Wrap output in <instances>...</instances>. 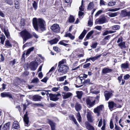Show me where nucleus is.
Here are the masks:
<instances>
[{
    "mask_svg": "<svg viewBox=\"0 0 130 130\" xmlns=\"http://www.w3.org/2000/svg\"><path fill=\"white\" fill-rule=\"evenodd\" d=\"M33 26L34 29L37 31L38 30V26L42 31L45 30V22L43 19H39L38 20L36 18H34L32 20Z\"/></svg>",
    "mask_w": 130,
    "mask_h": 130,
    "instance_id": "obj_1",
    "label": "nucleus"
},
{
    "mask_svg": "<svg viewBox=\"0 0 130 130\" xmlns=\"http://www.w3.org/2000/svg\"><path fill=\"white\" fill-rule=\"evenodd\" d=\"M20 33L21 37L23 38V44L27 40L32 37V35L26 30L22 31Z\"/></svg>",
    "mask_w": 130,
    "mask_h": 130,
    "instance_id": "obj_2",
    "label": "nucleus"
},
{
    "mask_svg": "<svg viewBox=\"0 0 130 130\" xmlns=\"http://www.w3.org/2000/svg\"><path fill=\"white\" fill-rule=\"evenodd\" d=\"M68 69L69 67L68 66L66 65H63L59 67L58 71V72L64 74L67 73Z\"/></svg>",
    "mask_w": 130,
    "mask_h": 130,
    "instance_id": "obj_3",
    "label": "nucleus"
},
{
    "mask_svg": "<svg viewBox=\"0 0 130 130\" xmlns=\"http://www.w3.org/2000/svg\"><path fill=\"white\" fill-rule=\"evenodd\" d=\"M51 29L54 32L56 33L59 32L60 31V27L59 25L56 23L54 24L51 26Z\"/></svg>",
    "mask_w": 130,
    "mask_h": 130,
    "instance_id": "obj_4",
    "label": "nucleus"
},
{
    "mask_svg": "<svg viewBox=\"0 0 130 130\" xmlns=\"http://www.w3.org/2000/svg\"><path fill=\"white\" fill-rule=\"evenodd\" d=\"M104 107L103 105H101L95 108L94 110V113H97L98 116L100 114V112L102 110Z\"/></svg>",
    "mask_w": 130,
    "mask_h": 130,
    "instance_id": "obj_5",
    "label": "nucleus"
},
{
    "mask_svg": "<svg viewBox=\"0 0 130 130\" xmlns=\"http://www.w3.org/2000/svg\"><path fill=\"white\" fill-rule=\"evenodd\" d=\"M79 11L78 12V16L79 18H81L82 16L83 15L84 13L82 11H84V7L83 6V0H82L81 2V5L79 7Z\"/></svg>",
    "mask_w": 130,
    "mask_h": 130,
    "instance_id": "obj_6",
    "label": "nucleus"
},
{
    "mask_svg": "<svg viewBox=\"0 0 130 130\" xmlns=\"http://www.w3.org/2000/svg\"><path fill=\"white\" fill-rule=\"evenodd\" d=\"M30 99L34 101H40L42 98L38 95H35L30 97Z\"/></svg>",
    "mask_w": 130,
    "mask_h": 130,
    "instance_id": "obj_7",
    "label": "nucleus"
},
{
    "mask_svg": "<svg viewBox=\"0 0 130 130\" xmlns=\"http://www.w3.org/2000/svg\"><path fill=\"white\" fill-rule=\"evenodd\" d=\"M63 98L64 99H66L72 97L73 96V94L70 92H63L62 94Z\"/></svg>",
    "mask_w": 130,
    "mask_h": 130,
    "instance_id": "obj_8",
    "label": "nucleus"
},
{
    "mask_svg": "<svg viewBox=\"0 0 130 130\" xmlns=\"http://www.w3.org/2000/svg\"><path fill=\"white\" fill-rule=\"evenodd\" d=\"M49 94L50 100L54 101H57L58 100L59 98L58 97L60 95L59 94Z\"/></svg>",
    "mask_w": 130,
    "mask_h": 130,
    "instance_id": "obj_9",
    "label": "nucleus"
},
{
    "mask_svg": "<svg viewBox=\"0 0 130 130\" xmlns=\"http://www.w3.org/2000/svg\"><path fill=\"white\" fill-rule=\"evenodd\" d=\"M113 92L112 91H106L104 92V93L105 98L106 101H108L109 98L112 95V93Z\"/></svg>",
    "mask_w": 130,
    "mask_h": 130,
    "instance_id": "obj_10",
    "label": "nucleus"
},
{
    "mask_svg": "<svg viewBox=\"0 0 130 130\" xmlns=\"http://www.w3.org/2000/svg\"><path fill=\"white\" fill-rule=\"evenodd\" d=\"M86 102L87 104L89 105V107H91L94 105L95 102V100L92 101L91 98H90L87 99Z\"/></svg>",
    "mask_w": 130,
    "mask_h": 130,
    "instance_id": "obj_11",
    "label": "nucleus"
},
{
    "mask_svg": "<svg viewBox=\"0 0 130 130\" xmlns=\"http://www.w3.org/2000/svg\"><path fill=\"white\" fill-rule=\"evenodd\" d=\"M37 66L34 62L32 61L29 64V68L32 71H35L37 69Z\"/></svg>",
    "mask_w": 130,
    "mask_h": 130,
    "instance_id": "obj_12",
    "label": "nucleus"
},
{
    "mask_svg": "<svg viewBox=\"0 0 130 130\" xmlns=\"http://www.w3.org/2000/svg\"><path fill=\"white\" fill-rule=\"evenodd\" d=\"M24 121L25 123V126L28 127L29 125V118L27 117V115L25 114L24 115Z\"/></svg>",
    "mask_w": 130,
    "mask_h": 130,
    "instance_id": "obj_13",
    "label": "nucleus"
},
{
    "mask_svg": "<svg viewBox=\"0 0 130 130\" xmlns=\"http://www.w3.org/2000/svg\"><path fill=\"white\" fill-rule=\"evenodd\" d=\"M85 124L86 128L88 130H94V128L88 122L86 121L85 122Z\"/></svg>",
    "mask_w": 130,
    "mask_h": 130,
    "instance_id": "obj_14",
    "label": "nucleus"
},
{
    "mask_svg": "<svg viewBox=\"0 0 130 130\" xmlns=\"http://www.w3.org/2000/svg\"><path fill=\"white\" fill-rule=\"evenodd\" d=\"M1 95L2 97L4 98L5 97H8L9 98H12V96L9 92H4L1 93Z\"/></svg>",
    "mask_w": 130,
    "mask_h": 130,
    "instance_id": "obj_15",
    "label": "nucleus"
},
{
    "mask_svg": "<svg viewBox=\"0 0 130 130\" xmlns=\"http://www.w3.org/2000/svg\"><path fill=\"white\" fill-rule=\"evenodd\" d=\"M108 107L110 110H112L115 107H116V104L113 101L109 102H108Z\"/></svg>",
    "mask_w": 130,
    "mask_h": 130,
    "instance_id": "obj_16",
    "label": "nucleus"
},
{
    "mask_svg": "<svg viewBox=\"0 0 130 130\" xmlns=\"http://www.w3.org/2000/svg\"><path fill=\"white\" fill-rule=\"evenodd\" d=\"M75 107L76 110L78 112L81 110L82 108L81 105L78 103H76Z\"/></svg>",
    "mask_w": 130,
    "mask_h": 130,
    "instance_id": "obj_17",
    "label": "nucleus"
},
{
    "mask_svg": "<svg viewBox=\"0 0 130 130\" xmlns=\"http://www.w3.org/2000/svg\"><path fill=\"white\" fill-rule=\"evenodd\" d=\"M112 71L111 69L107 68H105L102 70V72L104 74H106L111 72Z\"/></svg>",
    "mask_w": 130,
    "mask_h": 130,
    "instance_id": "obj_18",
    "label": "nucleus"
},
{
    "mask_svg": "<svg viewBox=\"0 0 130 130\" xmlns=\"http://www.w3.org/2000/svg\"><path fill=\"white\" fill-rule=\"evenodd\" d=\"M10 123L8 122L6 123L3 126V130H9Z\"/></svg>",
    "mask_w": 130,
    "mask_h": 130,
    "instance_id": "obj_19",
    "label": "nucleus"
},
{
    "mask_svg": "<svg viewBox=\"0 0 130 130\" xmlns=\"http://www.w3.org/2000/svg\"><path fill=\"white\" fill-rule=\"evenodd\" d=\"M87 117L88 121L90 122L92 121V118L91 112H87Z\"/></svg>",
    "mask_w": 130,
    "mask_h": 130,
    "instance_id": "obj_20",
    "label": "nucleus"
},
{
    "mask_svg": "<svg viewBox=\"0 0 130 130\" xmlns=\"http://www.w3.org/2000/svg\"><path fill=\"white\" fill-rule=\"evenodd\" d=\"M76 93L77 94L76 97L78 99H81L83 94L82 91H76Z\"/></svg>",
    "mask_w": 130,
    "mask_h": 130,
    "instance_id": "obj_21",
    "label": "nucleus"
},
{
    "mask_svg": "<svg viewBox=\"0 0 130 130\" xmlns=\"http://www.w3.org/2000/svg\"><path fill=\"white\" fill-rule=\"evenodd\" d=\"M106 19L105 17H102L100 18L97 21L98 22L99 24H102L106 22Z\"/></svg>",
    "mask_w": 130,
    "mask_h": 130,
    "instance_id": "obj_22",
    "label": "nucleus"
},
{
    "mask_svg": "<svg viewBox=\"0 0 130 130\" xmlns=\"http://www.w3.org/2000/svg\"><path fill=\"white\" fill-rule=\"evenodd\" d=\"M12 127L15 129H18L20 128V125L18 122L14 121L13 123Z\"/></svg>",
    "mask_w": 130,
    "mask_h": 130,
    "instance_id": "obj_23",
    "label": "nucleus"
},
{
    "mask_svg": "<svg viewBox=\"0 0 130 130\" xmlns=\"http://www.w3.org/2000/svg\"><path fill=\"white\" fill-rule=\"evenodd\" d=\"M58 41L59 40L58 39L55 38L53 40L48 41V42H49L50 43L51 45H52L54 44L57 43Z\"/></svg>",
    "mask_w": 130,
    "mask_h": 130,
    "instance_id": "obj_24",
    "label": "nucleus"
},
{
    "mask_svg": "<svg viewBox=\"0 0 130 130\" xmlns=\"http://www.w3.org/2000/svg\"><path fill=\"white\" fill-rule=\"evenodd\" d=\"M66 76H65L59 77H57L56 78V79L58 81L63 82L64 80V79H66Z\"/></svg>",
    "mask_w": 130,
    "mask_h": 130,
    "instance_id": "obj_25",
    "label": "nucleus"
},
{
    "mask_svg": "<svg viewBox=\"0 0 130 130\" xmlns=\"http://www.w3.org/2000/svg\"><path fill=\"white\" fill-rule=\"evenodd\" d=\"M86 33V31L85 30H84L80 36H79V39H82L84 37Z\"/></svg>",
    "mask_w": 130,
    "mask_h": 130,
    "instance_id": "obj_26",
    "label": "nucleus"
},
{
    "mask_svg": "<svg viewBox=\"0 0 130 130\" xmlns=\"http://www.w3.org/2000/svg\"><path fill=\"white\" fill-rule=\"evenodd\" d=\"M0 39L1 40V42L2 44H4V42L5 39V36L1 34L0 35Z\"/></svg>",
    "mask_w": 130,
    "mask_h": 130,
    "instance_id": "obj_27",
    "label": "nucleus"
},
{
    "mask_svg": "<svg viewBox=\"0 0 130 130\" xmlns=\"http://www.w3.org/2000/svg\"><path fill=\"white\" fill-rule=\"evenodd\" d=\"M119 14V12L110 13L108 14V16L111 17H113L117 16Z\"/></svg>",
    "mask_w": 130,
    "mask_h": 130,
    "instance_id": "obj_28",
    "label": "nucleus"
},
{
    "mask_svg": "<svg viewBox=\"0 0 130 130\" xmlns=\"http://www.w3.org/2000/svg\"><path fill=\"white\" fill-rule=\"evenodd\" d=\"M34 47H32L28 49L26 52V55L27 56L31 52L34 50Z\"/></svg>",
    "mask_w": 130,
    "mask_h": 130,
    "instance_id": "obj_29",
    "label": "nucleus"
},
{
    "mask_svg": "<svg viewBox=\"0 0 130 130\" xmlns=\"http://www.w3.org/2000/svg\"><path fill=\"white\" fill-rule=\"evenodd\" d=\"M125 42H122L118 43V45L122 49L125 48Z\"/></svg>",
    "mask_w": 130,
    "mask_h": 130,
    "instance_id": "obj_30",
    "label": "nucleus"
},
{
    "mask_svg": "<svg viewBox=\"0 0 130 130\" xmlns=\"http://www.w3.org/2000/svg\"><path fill=\"white\" fill-rule=\"evenodd\" d=\"M4 31L5 34V35L7 38H9L10 37V36L9 35V32L8 30L4 29Z\"/></svg>",
    "mask_w": 130,
    "mask_h": 130,
    "instance_id": "obj_31",
    "label": "nucleus"
},
{
    "mask_svg": "<svg viewBox=\"0 0 130 130\" xmlns=\"http://www.w3.org/2000/svg\"><path fill=\"white\" fill-rule=\"evenodd\" d=\"M121 67L122 68L126 69L128 68V64L127 63H122L121 64Z\"/></svg>",
    "mask_w": 130,
    "mask_h": 130,
    "instance_id": "obj_32",
    "label": "nucleus"
},
{
    "mask_svg": "<svg viewBox=\"0 0 130 130\" xmlns=\"http://www.w3.org/2000/svg\"><path fill=\"white\" fill-rule=\"evenodd\" d=\"M101 56V55H100L97 56H95L92 57H90V59L93 61H95L99 58Z\"/></svg>",
    "mask_w": 130,
    "mask_h": 130,
    "instance_id": "obj_33",
    "label": "nucleus"
},
{
    "mask_svg": "<svg viewBox=\"0 0 130 130\" xmlns=\"http://www.w3.org/2000/svg\"><path fill=\"white\" fill-rule=\"evenodd\" d=\"M65 37H68L70 38V39L72 40H73L74 39L75 37L73 36L70 33H68L66 34L65 35Z\"/></svg>",
    "mask_w": 130,
    "mask_h": 130,
    "instance_id": "obj_34",
    "label": "nucleus"
},
{
    "mask_svg": "<svg viewBox=\"0 0 130 130\" xmlns=\"http://www.w3.org/2000/svg\"><path fill=\"white\" fill-rule=\"evenodd\" d=\"M120 28V26L119 25H116L112 26L111 27L112 29L115 30H118Z\"/></svg>",
    "mask_w": 130,
    "mask_h": 130,
    "instance_id": "obj_35",
    "label": "nucleus"
},
{
    "mask_svg": "<svg viewBox=\"0 0 130 130\" xmlns=\"http://www.w3.org/2000/svg\"><path fill=\"white\" fill-rule=\"evenodd\" d=\"M94 6L93 3L92 2H91L88 4V9L89 10H91L92 9Z\"/></svg>",
    "mask_w": 130,
    "mask_h": 130,
    "instance_id": "obj_36",
    "label": "nucleus"
},
{
    "mask_svg": "<svg viewBox=\"0 0 130 130\" xmlns=\"http://www.w3.org/2000/svg\"><path fill=\"white\" fill-rule=\"evenodd\" d=\"M77 118V120L79 122H80L82 119V117L79 112L76 114Z\"/></svg>",
    "mask_w": 130,
    "mask_h": 130,
    "instance_id": "obj_37",
    "label": "nucleus"
},
{
    "mask_svg": "<svg viewBox=\"0 0 130 130\" xmlns=\"http://www.w3.org/2000/svg\"><path fill=\"white\" fill-rule=\"evenodd\" d=\"M66 62V60L65 59L62 60L61 61H59L58 64V67H60V66H63V64Z\"/></svg>",
    "mask_w": 130,
    "mask_h": 130,
    "instance_id": "obj_38",
    "label": "nucleus"
},
{
    "mask_svg": "<svg viewBox=\"0 0 130 130\" xmlns=\"http://www.w3.org/2000/svg\"><path fill=\"white\" fill-rule=\"evenodd\" d=\"M49 123L50 125V126H51V127H55L56 124L55 123L53 122L52 121L49 120H48Z\"/></svg>",
    "mask_w": 130,
    "mask_h": 130,
    "instance_id": "obj_39",
    "label": "nucleus"
},
{
    "mask_svg": "<svg viewBox=\"0 0 130 130\" xmlns=\"http://www.w3.org/2000/svg\"><path fill=\"white\" fill-rule=\"evenodd\" d=\"M93 32L94 31L93 30L90 31L87 35L86 38L87 39H88Z\"/></svg>",
    "mask_w": 130,
    "mask_h": 130,
    "instance_id": "obj_40",
    "label": "nucleus"
},
{
    "mask_svg": "<svg viewBox=\"0 0 130 130\" xmlns=\"http://www.w3.org/2000/svg\"><path fill=\"white\" fill-rule=\"evenodd\" d=\"M121 16L124 17L127 16V12L124 10L121 11Z\"/></svg>",
    "mask_w": 130,
    "mask_h": 130,
    "instance_id": "obj_41",
    "label": "nucleus"
},
{
    "mask_svg": "<svg viewBox=\"0 0 130 130\" xmlns=\"http://www.w3.org/2000/svg\"><path fill=\"white\" fill-rule=\"evenodd\" d=\"M59 44L66 46H68L69 45V44L66 43L63 40L60 41L59 43Z\"/></svg>",
    "mask_w": 130,
    "mask_h": 130,
    "instance_id": "obj_42",
    "label": "nucleus"
},
{
    "mask_svg": "<svg viewBox=\"0 0 130 130\" xmlns=\"http://www.w3.org/2000/svg\"><path fill=\"white\" fill-rule=\"evenodd\" d=\"M32 6L34 9L35 10H36L37 8V3L35 1H34L33 2V3L32 4Z\"/></svg>",
    "mask_w": 130,
    "mask_h": 130,
    "instance_id": "obj_43",
    "label": "nucleus"
},
{
    "mask_svg": "<svg viewBox=\"0 0 130 130\" xmlns=\"http://www.w3.org/2000/svg\"><path fill=\"white\" fill-rule=\"evenodd\" d=\"M5 46L8 47H11L12 45L8 40H6L5 42Z\"/></svg>",
    "mask_w": 130,
    "mask_h": 130,
    "instance_id": "obj_44",
    "label": "nucleus"
},
{
    "mask_svg": "<svg viewBox=\"0 0 130 130\" xmlns=\"http://www.w3.org/2000/svg\"><path fill=\"white\" fill-rule=\"evenodd\" d=\"M74 17L72 15H70L69 18V21L70 23L74 22Z\"/></svg>",
    "mask_w": 130,
    "mask_h": 130,
    "instance_id": "obj_45",
    "label": "nucleus"
},
{
    "mask_svg": "<svg viewBox=\"0 0 130 130\" xmlns=\"http://www.w3.org/2000/svg\"><path fill=\"white\" fill-rule=\"evenodd\" d=\"M39 81V80L37 77L34 78L32 81V83H37Z\"/></svg>",
    "mask_w": 130,
    "mask_h": 130,
    "instance_id": "obj_46",
    "label": "nucleus"
},
{
    "mask_svg": "<svg viewBox=\"0 0 130 130\" xmlns=\"http://www.w3.org/2000/svg\"><path fill=\"white\" fill-rule=\"evenodd\" d=\"M5 2L11 6L13 4V1L11 0H6L5 1Z\"/></svg>",
    "mask_w": 130,
    "mask_h": 130,
    "instance_id": "obj_47",
    "label": "nucleus"
},
{
    "mask_svg": "<svg viewBox=\"0 0 130 130\" xmlns=\"http://www.w3.org/2000/svg\"><path fill=\"white\" fill-rule=\"evenodd\" d=\"M106 3L103 0H100V5L101 6L102 5L105 6L106 5Z\"/></svg>",
    "mask_w": 130,
    "mask_h": 130,
    "instance_id": "obj_48",
    "label": "nucleus"
},
{
    "mask_svg": "<svg viewBox=\"0 0 130 130\" xmlns=\"http://www.w3.org/2000/svg\"><path fill=\"white\" fill-rule=\"evenodd\" d=\"M116 3V2L115 1L109 2L108 3V6H114L115 5Z\"/></svg>",
    "mask_w": 130,
    "mask_h": 130,
    "instance_id": "obj_49",
    "label": "nucleus"
},
{
    "mask_svg": "<svg viewBox=\"0 0 130 130\" xmlns=\"http://www.w3.org/2000/svg\"><path fill=\"white\" fill-rule=\"evenodd\" d=\"M87 75H86L85 74L83 75V77H80V79L79 80V81H80L81 83H82L83 80V79L84 78H86L87 77Z\"/></svg>",
    "mask_w": 130,
    "mask_h": 130,
    "instance_id": "obj_50",
    "label": "nucleus"
},
{
    "mask_svg": "<svg viewBox=\"0 0 130 130\" xmlns=\"http://www.w3.org/2000/svg\"><path fill=\"white\" fill-rule=\"evenodd\" d=\"M41 93L43 95H44L46 94L48 96V92L47 91L44 90L43 91L41 92Z\"/></svg>",
    "mask_w": 130,
    "mask_h": 130,
    "instance_id": "obj_51",
    "label": "nucleus"
},
{
    "mask_svg": "<svg viewBox=\"0 0 130 130\" xmlns=\"http://www.w3.org/2000/svg\"><path fill=\"white\" fill-rule=\"evenodd\" d=\"M120 9V8H116L114 9H109V10L108 11H109L114 12L118 10H119Z\"/></svg>",
    "mask_w": 130,
    "mask_h": 130,
    "instance_id": "obj_52",
    "label": "nucleus"
},
{
    "mask_svg": "<svg viewBox=\"0 0 130 130\" xmlns=\"http://www.w3.org/2000/svg\"><path fill=\"white\" fill-rule=\"evenodd\" d=\"M90 65V63H88L84 64L83 66V67L84 68H88Z\"/></svg>",
    "mask_w": 130,
    "mask_h": 130,
    "instance_id": "obj_53",
    "label": "nucleus"
},
{
    "mask_svg": "<svg viewBox=\"0 0 130 130\" xmlns=\"http://www.w3.org/2000/svg\"><path fill=\"white\" fill-rule=\"evenodd\" d=\"M35 62V64H36V65L37 66L39 64H40V59H36L35 61H34Z\"/></svg>",
    "mask_w": 130,
    "mask_h": 130,
    "instance_id": "obj_54",
    "label": "nucleus"
},
{
    "mask_svg": "<svg viewBox=\"0 0 130 130\" xmlns=\"http://www.w3.org/2000/svg\"><path fill=\"white\" fill-rule=\"evenodd\" d=\"M48 79V78L47 77H44L43 79L41 80V81L42 82H44L45 83L46 82L47 80Z\"/></svg>",
    "mask_w": 130,
    "mask_h": 130,
    "instance_id": "obj_55",
    "label": "nucleus"
},
{
    "mask_svg": "<svg viewBox=\"0 0 130 130\" xmlns=\"http://www.w3.org/2000/svg\"><path fill=\"white\" fill-rule=\"evenodd\" d=\"M110 128L111 129H112L113 127V123L112 121V120H111L110 121Z\"/></svg>",
    "mask_w": 130,
    "mask_h": 130,
    "instance_id": "obj_56",
    "label": "nucleus"
},
{
    "mask_svg": "<svg viewBox=\"0 0 130 130\" xmlns=\"http://www.w3.org/2000/svg\"><path fill=\"white\" fill-rule=\"evenodd\" d=\"M63 90L66 91H70V88L67 86H64L63 87Z\"/></svg>",
    "mask_w": 130,
    "mask_h": 130,
    "instance_id": "obj_57",
    "label": "nucleus"
},
{
    "mask_svg": "<svg viewBox=\"0 0 130 130\" xmlns=\"http://www.w3.org/2000/svg\"><path fill=\"white\" fill-rule=\"evenodd\" d=\"M130 77V75L128 74H127L124 76V78L125 79L127 80Z\"/></svg>",
    "mask_w": 130,
    "mask_h": 130,
    "instance_id": "obj_58",
    "label": "nucleus"
},
{
    "mask_svg": "<svg viewBox=\"0 0 130 130\" xmlns=\"http://www.w3.org/2000/svg\"><path fill=\"white\" fill-rule=\"evenodd\" d=\"M102 27L101 26H97L94 27V28L99 30H101V29Z\"/></svg>",
    "mask_w": 130,
    "mask_h": 130,
    "instance_id": "obj_59",
    "label": "nucleus"
},
{
    "mask_svg": "<svg viewBox=\"0 0 130 130\" xmlns=\"http://www.w3.org/2000/svg\"><path fill=\"white\" fill-rule=\"evenodd\" d=\"M97 44L98 43L97 42L93 43L92 44V45L91 47L94 48H95L96 47L97 45Z\"/></svg>",
    "mask_w": 130,
    "mask_h": 130,
    "instance_id": "obj_60",
    "label": "nucleus"
},
{
    "mask_svg": "<svg viewBox=\"0 0 130 130\" xmlns=\"http://www.w3.org/2000/svg\"><path fill=\"white\" fill-rule=\"evenodd\" d=\"M90 80L89 79H88L87 80H84L83 82V83H84L85 84H90Z\"/></svg>",
    "mask_w": 130,
    "mask_h": 130,
    "instance_id": "obj_61",
    "label": "nucleus"
},
{
    "mask_svg": "<svg viewBox=\"0 0 130 130\" xmlns=\"http://www.w3.org/2000/svg\"><path fill=\"white\" fill-rule=\"evenodd\" d=\"M59 90V88L54 87L52 89L53 91L56 92Z\"/></svg>",
    "mask_w": 130,
    "mask_h": 130,
    "instance_id": "obj_62",
    "label": "nucleus"
},
{
    "mask_svg": "<svg viewBox=\"0 0 130 130\" xmlns=\"http://www.w3.org/2000/svg\"><path fill=\"white\" fill-rule=\"evenodd\" d=\"M102 11L101 10H99L98 11L97 13H96V14H95V15L96 16H97L98 15L100 14L101 13Z\"/></svg>",
    "mask_w": 130,
    "mask_h": 130,
    "instance_id": "obj_63",
    "label": "nucleus"
},
{
    "mask_svg": "<svg viewBox=\"0 0 130 130\" xmlns=\"http://www.w3.org/2000/svg\"><path fill=\"white\" fill-rule=\"evenodd\" d=\"M38 76L40 79L42 78L43 77L42 72H40L38 75Z\"/></svg>",
    "mask_w": 130,
    "mask_h": 130,
    "instance_id": "obj_64",
    "label": "nucleus"
}]
</instances>
